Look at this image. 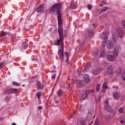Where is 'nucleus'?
<instances>
[{
	"instance_id": "nucleus-42",
	"label": "nucleus",
	"mask_w": 125,
	"mask_h": 125,
	"mask_svg": "<svg viewBox=\"0 0 125 125\" xmlns=\"http://www.w3.org/2000/svg\"><path fill=\"white\" fill-rule=\"evenodd\" d=\"M56 78V75L55 74H53L52 75V80H54V79H55Z\"/></svg>"
},
{
	"instance_id": "nucleus-37",
	"label": "nucleus",
	"mask_w": 125,
	"mask_h": 125,
	"mask_svg": "<svg viewBox=\"0 0 125 125\" xmlns=\"http://www.w3.org/2000/svg\"><path fill=\"white\" fill-rule=\"evenodd\" d=\"M6 34H8V32H4L0 34V38H1V37H3V36H5V35H6Z\"/></svg>"
},
{
	"instance_id": "nucleus-1",
	"label": "nucleus",
	"mask_w": 125,
	"mask_h": 125,
	"mask_svg": "<svg viewBox=\"0 0 125 125\" xmlns=\"http://www.w3.org/2000/svg\"><path fill=\"white\" fill-rule=\"evenodd\" d=\"M61 7H62L61 3H57L50 8L49 11L53 14L58 15V30L59 38H64V35H63V25H62L63 22H62V18H61Z\"/></svg>"
},
{
	"instance_id": "nucleus-35",
	"label": "nucleus",
	"mask_w": 125,
	"mask_h": 125,
	"mask_svg": "<svg viewBox=\"0 0 125 125\" xmlns=\"http://www.w3.org/2000/svg\"><path fill=\"white\" fill-rule=\"evenodd\" d=\"M106 2H107L106 0L103 1L102 2L100 3V6H103V4H106Z\"/></svg>"
},
{
	"instance_id": "nucleus-57",
	"label": "nucleus",
	"mask_w": 125,
	"mask_h": 125,
	"mask_svg": "<svg viewBox=\"0 0 125 125\" xmlns=\"http://www.w3.org/2000/svg\"><path fill=\"white\" fill-rule=\"evenodd\" d=\"M86 40H87V37H86V38H85V39H84V41H86Z\"/></svg>"
},
{
	"instance_id": "nucleus-10",
	"label": "nucleus",
	"mask_w": 125,
	"mask_h": 125,
	"mask_svg": "<svg viewBox=\"0 0 125 125\" xmlns=\"http://www.w3.org/2000/svg\"><path fill=\"white\" fill-rule=\"evenodd\" d=\"M106 59L111 62L115 61V57L112 55H107L106 56Z\"/></svg>"
},
{
	"instance_id": "nucleus-6",
	"label": "nucleus",
	"mask_w": 125,
	"mask_h": 125,
	"mask_svg": "<svg viewBox=\"0 0 125 125\" xmlns=\"http://www.w3.org/2000/svg\"><path fill=\"white\" fill-rule=\"evenodd\" d=\"M76 85H78L80 87H83L85 85L84 81L77 80L76 82Z\"/></svg>"
},
{
	"instance_id": "nucleus-7",
	"label": "nucleus",
	"mask_w": 125,
	"mask_h": 125,
	"mask_svg": "<svg viewBox=\"0 0 125 125\" xmlns=\"http://www.w3.org/2000/svg\"><path fill=\"white\" fill-rule=\"evenodd\" d=\"M117 32L118 34V36L120 39H122L124 36V31L123 30V28L119 27L117 28Z\"/></svg>"
},
{
	"instance_id": "nucleus-20",
	"label": "nucleus",
	"mask_w": 125,
	"mask_h": 125,
	"mask_svg": "<svg viewBox=\"0 0 125 125\" xmlns=\"http://www.w3.org/2000/svg\"><path fill=\"white\" fill-rule=\"evenodd\" d=\"M113 97L116 100L120 99V96L119 95V93L118 92L114 93L113 94Z\"/></svg>"
},
{
	"instance_id": "nucleus-28",
	"label": "nucleus",
	"mask_w": 125,
	"mask_h": 125,
	"mask_svg": "<svg viewBox=\"0 0 125 125\" xmlns=\"http://www.w3.org/2000/svg\"><path fill=\"white\" fill-rule=\"evenodd\" d=\"M108 9L109 8H108V7H104V9L101 10V12H105L106 10H108Z\"/></svg>"
},
{
	"instance_id": "nucleus-50",
	"label": "nucleus",
	"mask_w": 125,
	"mask_h": 125,
	"mask_svg": "<svg viewBox=\"0 0 125 125\" xmlns=\"http://www.w3.org/2000/svg\"><path fill=\"white\" fill-rule=\"evenodd\" d=\"M55 103H56V104L59 103V101H58V100L55 101Z\"/></svg>"
},
{
	"instance_id": "nucleus-27",
	"label": "nucleus",
	"mask_w": 125,
	"mask_h": 125,
	"mask_svg": "<svg viewBox=\"0 0 125 125\" xmlns=\"http://www.w3.org/2000/svg\"><path fill=\"white\" fill-rule=\"evenodd\" d=\"M123 71V69H122V68L119 67L118 68L117 70H116V73L117 74H121V73H122V71Z\"/></svg>"
},
{
	"instance_id": "nucleus-3",
	"label": "nucleus",
	"mask_w": 125,
	"mask_h": 125,
	"mask_svg": "<svg viewBox=\"0 0 125 125\" xmlns=\"http://www.w3.org/2000/svg\"><path fill=\"white\" fill-rule=\"evenodd\" d=\"M108 36H109V33L107 32H104L103 33L100 34V38L102 39V40L104 39V43H105V42L109 40Z\"/></svg>"
},
{
	"instance_id": "nucleus-11",
	"label": "nucleus",
	"mask_w": 125,
	"mask_h": 125,
	"mask_svg": "<svg viewBox=\"0 0 125 125\" xmlns=\"http://www.w3.org/2000/svg\"><path fill=\"white\" fill-rule=\"evenodd\" d=\"M37 86L38 90H42L43 88V86L41 83V82L38 81H37Z\"/></svg>"
},
{
	"instance_id": "nucleus-39",
	"label": "nucleus",
	"mask_w": 125,
	"mask_h": 125,
	"mask_svg": "<svg viewBox=\"0 0 125 125\" xmlns=\"http://www.w3.org/2000/svg\"><path fill=\"white\" fill-rule=\"evenodd\" d=\"M10 96H5V99L6 100H7V101H9V100H10Z\"/></svg>"
},
{
	"instance_id": "nucleus-31",
	"label": "nucleus",
	"mask_w": 125,
	"mask_h": 125,
	"mask_svg": "<svg viewBox=\"0 0 125 125\" xmlns=\"http://www.w3.org/2000/svg\"><path fill=\"white\" fill-rule=\"evenodd\" d=\"M119 112L120 113V114H123V112H124V108L123 107H121L118 110Z\"/></svg>"
},
{
	"instance_id": "nucleus-4",
	"label": "nucleus",
	"mask_w": 125,
	"mask_h": 125,
	"mask_svg": "<svg viewBox=\"0 0 125 125\" xmlns=\"http://www.w3.org/2000/svg\"><path fill=\"white\" fill-rule=\"evenodd\" d=\"M102 71H103V68L102 67L96 68L92 70V73L94 76H96L97 75H98V74L101 73Z\"/></svg>"
},
{
	"instance_id": "nucleus-25",
	"label": "nucleus",
	"mask_w": 125,
	"mask_h": 125,
	"mask_svg": "<svg viewBox=\"0 0 125 125\" xmlns=\"http://www.w3.org/2000/svg\"><path fill=\"white\" fill-rule=\"evenodd\" d=\"M29 46V44H25L24 45H22V47L21 48L22 49H27L28 48V47Z\"/></svg>"
},
{
	"instance_id": "nucleus-8",
	"label": "nucleus",
	"mask_w": 125,
	"mask_h": 125,
	"mask_svg": "<svg viewBox=\"0 0 125 125\" xmlns=\"http://www.w3.org/2000/svg\"><path fill=\"white\" fill-rule=\"evenodd\" d=\"M44 10V4L39 5L36 9L37 12H42Z\"/></svg>"
},
{
	"instance_id": "nucleus-18",
	"label": "nucleus",
	"mask_w": 125,
	"mask_h": 125,
	"mask_svg": "<svg viewBox=\"0 0 125 125\" xmlns=\"http://www.w3.org/2000/svg\"><path fill=\"white\" fill-rule=\"evenodd\" d=\"M88 35L90 38H92L93 37V35H94V33L92 30L89 29L88 30Z\"/></svg>"
},
{
	"instance_id": "nucleus-21",
	"label": "nucleus",
	"mask_w": 125,
	"mask_h": 125,
	"mask_svg": "<svg viewBox=\"0 0 125 125\" xmlns=\"http://www.w3.org/2000/svg\"><path fill=\"white\" fill-rule=\"evenodd\" d=\"M79 123H80L81 125H87L85 120H83V118H81L80 120Z\"/></svg>"
},
{
	"instance_id": "nucleus-47",
	"label": "nucleus",
	"mask_w": 125,
	"mask_h": 125,
	"mask_svg": "<svg viewBox=\"0 0 125 125\" xmlns=\"http://www.w3.org/2000/svg\"><path fill=\"white\" fill-rule=\"evenodd\" d=\"M104 103L105 104H108V103H109V100H105Z\"/></svg>"
},
{
	"instance_id": "nucleus-45",
	"label": "nucleus",
	"mask_w": 125,
	"mask_h": 125,
	"mask_svg": "<svg viewBox=\"0 0 125 125\" xmlns=\"http://www.w3.org/2000/svg\"><path fill=\"white\" fill-rule=\"evenodd\" d=\"M71 4H72V5H73V6H75V5H77V3L76 2H72L71 3Z\"/></svg>"
},
{
	"instance_id": "nucleus-40",
	"label": "nucleus",
	"mask_w": 125,
	"mask_h": 125,
	"mask_svg": "<svg viewBox=\"0 0 125 125\" xmlns=\"http://www.w3.org/2000/svg\"><path fill=\"white\" fill-rule=\"evenodd\" d=\"M122 23L123 28L125 29V20H123L122 21Z\"/></svg>"
},
{
	"instance_id": "nucleus-29",
	"label": "nucleus",
	"mask_w": 125,
	"mask_h": 125,
	"mask_svg": "<svg viewBox=\"0 0 125 125\" xmlns=\"http://www.w3.org/2000/svg\"><path fill=\"white\" fill-rule=\"evenodd\" d=\"M5 93H6V94H12L11 89H9L5 91Z\"/></svg>"
},
{
	"instance_id": "nucleus-56",
	"label": "nucleus",
	"mask_w": 125,
	"mask_h": 125,
	"mask_svg": "<svg viewBox=\"0 0 125 125\" xmlns=\"http://www.w3.org/2000/svg\"><path fill=\"white\" fill-rule=\"evenodd\" d=\"M3 119V117H0V121H1V120H2Z\"/></svg>"
},
{
	"instance_id": "nucleus-61",
	"label": "nucleus",
	"mask_w": 125,
	"mask_h": 125,
	"mask_svg": "<svg viewBox=\"0 0 125 125\" xmlns=\"http://www.w3.org/2000/svg\"><path fill=\"white\" fill-rule=\"evenodd\" d=\"M51 73H54V71H52Z\"/></svg>"
},
{
	"instance_id": "nucleus-63",
	"label": "nucleus",
	"mask_w": 125,
	"mask_h": 125,
	"mask_svg": "<svg viewBox=\"0 0 125 125\" xmlns=\"http://www.w3.org/2000/svg\"><path fill=\"white\" fill-rule=\"evenodd\" d=\"M124 74H125V70H124Z\"/></svg>"
},
{
	"instance_id": "nucleus-59",
	"label": "nucleus",
	"mask_w": 125,
	"mask_h": 125,
	"mask_svg": "<svg viewBox=\"0 0 125 125\" xmlns=\"http://www.w3.org/2000/svg\"><path fill=\"white\" fill-rule=\"evenodd\" d=\"M123 79L124 81H125V77H124Z\"/></svg>"
},
{
	"instance_id": "nucleus-14",
	"label": "nucleus",
	"mask_w": 125,
	"mask_h": 125,
	"mask_svg": "<svg viewBox=\"0 0 125 125\" xmlns=\"http://www.w3.org/2000/svg\"><path fill=\"white\" fill-rule=\"evenodd\" d=\"M69 53L68 52H66L65 54V62L67 63V65L69 64V57H70V55H69Z\"/></svg>"
},
{
	"instance_id": "nucleus-38",
	"label": "nucleus",
	"mask_w": 125,
	"mask_h": 125,
	"mask_svg": "<svg viewBox=\"0 0 125 125\" xmlns=\"http://www.w3.org/2000/svg\"><path fill=\"white\" fill-rule=\"evenodd\" d=\"M87 8L89 10H90L92 8V5L91 4H89L87 6Z\"/></svg>"
},
{
	"instance_id": "nucleus-41",
	"label": "nucleus",
	"mask_w": 125,
	"mask_h": 125,
	"mask_svg": "<svg viewBox=\"0 0 125 125\" xmlns=\"http://www.w3.org/2000/svg\"><path fill=\"white\" fill-rule=\"evenodd\" d=\"M69 8H70L71 9H75V8L74 7V6L73 5V4L72 3H71L69 5Z\"/></svg>"
},
{
	"instance_id": "nucleus-9",
	"label": "nucleus",
	"mask_w": 125,
	"mask_h": 125,
	"mask_svg": "<svg viewBox=\"0 0 125 125\" xmlns=\"http://www.w3.org/2000/svg\"><path fill=\"white\" fill-rule=\"evenodd\" d=\"M104 109L105 110V111L109 112V113H113V111H114L113 110V108H112V107L108 105L104 106Z\"/></svg>"
},
{
	"instance_id": "nucleus-54",
	"label": "nucleus",
	"mask_w": 125,
	"mask_h": 125,
	"mask_svg": "<svg viewBox=\"0 0 125 125\" xmlns=\"http://www.w3.org/2000/svg\"><path fill=\"white\" fill-rule=\"evenodd\" d=\"M66 88H67V89H69V88H70V86L67 85L66 86Z\"/></svg>"
},
{
	"instance_id": "nucleus-17",
	"label": "nucleus",
	"mask_w": 125,
	"mask_h": 125,
	"mask_svg": "<svg viewBox=\"0 0 125 125\" xmlns=\"http://www.w3.org/2000/svg\"><path fill=\"white\" fill-rule=\"evenodd\" d=\"M90 67H91V63H89L85 66L83 72H87V71H88V69H89V68H90Z\"/></svg>"
},
{
	"instance_id": "nucleus-26",
	"label": "nucleus",
	"mask_w": 125,
	"mask_h": 125,
	"mask_svg": "<svg viewBox=\"0 0 125 125\" xmlns=\"http://www.w3.org/2000/svg\"><path fill=\"white\" fill-rule=\"evenodd\" d=\"M62 93L63 91H62L61 90H59L57 93L58 97H61V95H62Z\"/></svg>"
},
{
	"instance_id": "nucleus-64",
	"label": "nucleus",
	"mask_w": 125,
	"mask_h": 125,
	"mask_svg": "<svg viewBox=\"0 0 125 125\" xmlns=\"http://www.w3.org/2000/svg\"><path fill=\"white\" fill-rule=\"evenodd\" d=\"M91 125L90 124H89V125Z\"/></svg>"
},
{
	"instance_id": "nucleus-22",
	"label": "nucleus",
	"mask_w": 125,
	"mask_h": 125,
	"mask_svg": "<svg viewBox=\"0 0 125 125\" xmlns=\"http://www.w3.org/2000/svg\"><path fill=\"white\" fill-rule=\"evenodd\" d=\"M100 57L101 58V57H104V55H105V52L104 51V50H101L100 51Z\"/></svg>"
},
{
	"instance_id": "nucleus-23",
	"label": "nucleus",
	"mask_w": 125,
	"mask_h": 125,
	"mask_svg": "<svg viewBox=\"0 0 125 125\" xmlns=\"http://www.w3.org/2000/svg\"><path fill=\"white\" fill-rule=\"evenodd\" d=\"M86 98H87V94H86L85 93L84 94H83L81 96L82 101L85 100Z\"/></svg>"
},
{
	"instance_id": "nucleus-55",
	"label": "nucleus",
	"mask_w": 125,
	"mask_h": 125,
	"mask_svg": "<svg viewBox=\"0 0 125 125\" xmlns=\"http://www.w3.org/2000/svg\"><path fill=\"white\" fill-rule=\"evenodd\" d=\"M12 125H16V123H13L12 124Z\"/></svg>"
},
{
	"instance_id": "nucleus-52",
	"label": "nucleus",
	"mask_w": 125,
	"mask_h": 125,
	"mask_svg": "<svg viewBox=\"0 0 125 125\" xmlns=\"http://www.w3.org/2000/svg\"><path fill=\"white\" fill-rule=\"evenodd\" d=\"M72 118H73V116H69L68 119H72Z\"/></svg>"
},
{
	"instance_id": "nucleus-15",
	"label": "nucleus",
	"mask_w": 125,
	"mask_h": 125,
	"mask_svg": "<svg viewBox=\"0 0 125 125\" xmlns=\"http://www.w3.org/2000/svg\"><path fill=\"white\" fill-rule=\"evenodd\" d=\"M84 79L85 80V81L86 83H90V78H89V76L87 74H85L84 75Z\"/></svg>"
},
{
	"instance_id": "nucleus-19",
	"label": "nucleus",
	"mask_w": 125,
	"mask_h": 125,
	"mask_svg": "<svg viewBox=\"0 0 125 125\" xmlns=\"http://www.w3.org/2000/svg\"><path fill=\"white\" fill-rule=\"evenodd\" d=\"M11 91L12 94H17V93H18V92H19V91H18V90L17 88H11Z\"/></svg>"
},
{
	"instance_id": "nucleus-13",
	"label": "nucleus",
	"mask_w": 125,
	"mask_h": 125,
	"mask_svg": "<svg viewBox=\"0 0 125 125\" xmlns=\"http://www.w3.org/2000/svg\"><path fill=\"white\" fill-rule=\"evenodd\" d=\"M95 92V90L92 89H86L85 90V93L88 95V94H90L91 93H94Z\"/></svg>"
},
{
	"instance_id": "nucleus-44",
	"label": "nucleus",
	"mask_w": 125,
	"mask_h": 125,
	"mask_svg": "<svg viewBox=\"0 0 125 125\" xmlns=\"http://www.w3.org/2000/svg\"><path fill=\"white\" fill-rule=\"evenodd\" d=\"M106 16H107V14H104L102 15V17L103 18H105V17H106Z\"/></svg>"
},
{
	"instance_id": "nucleus-60",
	"label": "nucleus",
	"mask_w": 125,
	"mask_h": 125,
	"mask_svg": "<svg viewBox=\"0 0 125 125\" xmlns=\"http://www.w3.org/2000/svg\"><path fill=\"white\" fill-rule=\"evenodd\" d=\"M70 83H69L67 86H70Z\"/></svg>"
},
{
	"instance_id": "nucleus-36",
	"label": "nucleus",
	"mask_w": 125,
	"mask_h": 125,
	"mask_svg": "<svg viewBox=\"0 0 125 125\" xmlns=\"http://www.w3.org/2000/svg\"><path fill=\"white\" fill-rule=\"evenodd\" d=\"M100 90V84H98L96 86V91H99Z\"/></svg>"
},
{
	"instance_id": "nucleus-34",
	"label": "nucleus",
	"mask_w": 125,
	"mask_h": 125,
	"mask_svg": "<svg viewBox=\"0 0 125 125\" xmlns=\"http://www.w3.org/2000/svg\"><path fill=\"white\" fill-rule=\"evenodd\" d=\"M37 96L38 99H40V98H41V96H42V93L41 92L37 93Z\"/></svg>"
},
{
	"instance_id": "nucleus-30",
	"label": "nucleus",
	"mask_w": 125,
	"mask_h": 125,
	"mask_svg": "<svg viewBox=\"0 0 125 125\" xmlns=\"http://www.w3.org/2000/svg\"><path fill=\"white\" fill-rule=\"evenodd\" d=\"M118 52H119V49H115L114 54L115 55V56H117L118 55Z\"/></svg>"
},
{
	"instance_id": "nucleus-33",
	"label": "nucleus",
	"mask_w": 125,
	"mask_h": 125,
	"mask_svg": "<svg viewBox=\"0 0 125 125\" xmlns=\"http://www.w3.org/2000/svg\"><path fill=\"white\" fill-rule=\"evenodd\" d=\"M103 87L104 88H108V86L107 85V82H105L104 83V84H103Z\"/></svg>"
},
{
	"instance_id": "nucleus-5",
	"label": "nucleus",
	"mask_w": 125,
	"mask_h": 125,
	"mask_svg": "<svg viewBox=\"0 0 125 125\" xmlns=\"http://www.w3.org/2000/svg\"><path fill=\"white\" fill-rule=\"evenodd\" d=\"M107 74L110 78L113 77V66L112 65H109L107 67Z\"/></svg>"
},
{
	"instance_id": "nucleus-24",
	"label": "nucleus",
	"mask_w": 125,
	"mask_h": 125,
	"mask_svg": "<svg viewBox=\"0 0 125 125\" xmlns=\"http://www.w3.org/2000/svg\"><path fill=\"white\" fill-rule=\"evenodd\" d=\"M120 122L121 123H122V124H123V125H125V117H122L120 119Z\"/></svg>"
},
{
	"instance_id": "nucleus-53",
	"label": "nucleus",
	"mask_w": 125,
	"mask_h": 125,
	"mask_svg": "<svg viewBox=\"0 0 125 125\" xmlns=\"http://www.w3.org/2000/svg\"><path fill=\"white\" fill-rule=\"evenodd\" d=\"M102 46H103V47H105V45L104 43H103Z\"/></svg>"
},
{
	"instance_id": "nucleus-58",
	"label": "nucleus",
	"mask_w": 125,
	"mask_h": 125,
	"mask_svg": "<svg viewBox=\"0 0 125 125\" xmlns=\"http://www.w3.org/2000/svg\"><path fill=\"white\" fill-rule=\"evenodd\" d=\"M64 35H66V34H67V32L66 31H64Z\"/></svg>"
},
{
	"instance_id": "nucleus-48",
	"label": "nucleus",
	"mask_w": 125,
	"mask_h": 125,
	"mask_svg": "<svg viewBox=\"0 0 125 125\" xmlns=\"http://www.w3.org/2000/svg\"><path fill=\"white\" fill-rule=\"evenodd\" d=\"M38 109H39V110H42V106L40 105L38 106Z\"/></svg>"
},
{
	"instance_id": "nucleus-46",
	"label": "nucleus",
	"mask_w": 125,
	"mask_h": 125,
	"mask_svg": "<svg viewBox=\"0 0 125 125\" xmlns=\"http://www.w3.org/2000/svg\"><path fill=\"white\" fill-rule=\"evenodd\" d=\"M94 125H99V123H98V122L96 121V122H95Z\"/></svg>"
},
{
	"instance_id": "nucleus-32",
	"label": "nucleus",
	"mask_w": 125,
	"mask_h": 125,
	"mask_svg": "<svg viewBox=\"0 0 125 125\" xmlns=\"http://www.w3.org/2000/svg\"><path fill=\"white\" fill-rule=\"evenodd\" d=\"M13 85H16V86H20V83H17L16 82H13Z\"/></svg>"
},
{
	"instance_id": "nucleus-16",
	"label": "nucleus",
	"mask_w": 125,
	"mask_h": 125,
	"mask_svg": "<svg viewBox=\"0 0 125 125\" xmlns=\"http://www.w3.org/2000/svg\"><path fill=\"white\" fill-rule=\"evenodd\" d=\"M93 114V107H90L88 111V117H91L92 116V114Z\"/></svg>"
},
{
	"instance_id": "nucleus-2",
	"label": "nucleus",
	"mask_w": 125,
	"mask_h": 125,
	"mask_svg": "<svg viewBox=\"0 0 125 125\" xmlns=\"http://www.w3.org/2000/svg\"><path fill=\"white\" fill-rule=\"evenodd\" d=\"M61 49L59 48L58 55L61 61H64V38H60L54 41V45H60Z\"/></svg>"
},
{
	"instance_id": "nucleus-43",
	"label": "nucleus",
	"mask_w": 125,
	"mask_h": 125,
	"mask_svg": "<svg viewBox=\"0 0 125 125\" xmlns=\"http://www.w3.org/2000/svg\"><path fill=\"white\" fill-rule=\"evenodd\" d=\"M102 92L105 93L106 92V88H103L102 89Z\"/></svg>"
},
{
	"instance_id": "nucleus-62",
	"label": "nucleus",
	"mask_w": 125,
	"mask_h": 125,
	"mask_svg": "<svg viewBox=\"0 0 125 125\" xmlns=\"http://www.w3.org/2000/svg\"><path fill=\"white\" fill-rule=\"evenodd\" d=\"M22 86H25V84H23V85H22Z\"/></svg>"
},
{
	"instance_id": "nucleus-12",
	"label": "nucleus",
	"mask_w": 125,
	"mask_h": 125,
	"mask_svg": "<svg viewBox=\"0 0 125 125\" xmlns=\"http://www.w3.org/2000/svg\"><path fill=\"white\" fill-rule=\"evenodd\" d=\"M106 46L107 48L109 49L111 48H113L114 47V45L113 44V42L112 41H109L106 43Z\"/></svg>"
},
{
	"instance_id": "nucleus-51",
	"label": "nucleus",
	"mask_w": 125,
	"mask_h": 125,
	"mask_svg": "<svg viewBox=\"0 0 125 125\" xmlns=\"http://www.w3.org/2000/svg\"><path fill=\"white\" fill-rule=\"evenodd\" d=\"M53 29V27H51L49 29V31H51Z\"/></svg>"
},
{
	"instance_id": "nucleus-49",
	"label": "nucleus",
	"mask_w": 125,
	"mask_h": 125,
	"mask_svg": "<svg viewBox=\"0 0 125 125\" xmlns=\"http://www.w3.org/2000/svg\"><path fill=\"white\" fill-rule=\"evenodd\" d=\"M32 60L36 61V62H38V59H32Z\"/></svg>"
}]
</instances>
